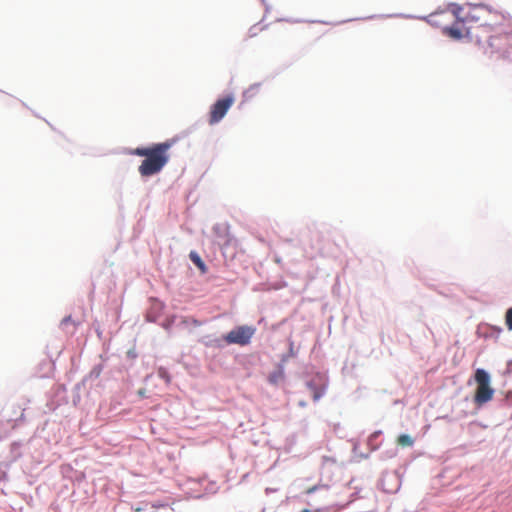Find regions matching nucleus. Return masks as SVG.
Wrapping results in <instances>:
<instances>
[{
	"instance_id": "obj_1",
	"label": "nucleus",
	"mask_w": 512,
	"mask_h": 512,
	"mask_svg": "<svg viewBox=\"0 0 512 512\" xmlns=\"http://www.w3.org/2000/svg\"><path fill=\"white\" fill-rule=\"evenodd\" d=\"M174 142V140H167L148 147L135 148L132 154L145 158L138 167L139 174L142 177H150L160 173L169 162L168 151Z\"/></svg>"
},
{
	"instance_id": "obj_2",
	"label": "nucleus",
	"mask_w": 512,
	"mask_h": 512,
	"mask_svg": "<svg viewBox=\"0 0 512 512\" xmlns=\"http://www.w3.org/2000/svg\"><path fill=\"white\" fill-rule=\"evenodd\" d=\"M460 11V7L453 5L451 8V14L453 15V17H455V21L452 26L443 27L444 34H446L450 38L460 40L462 38L467 37L470 39H476L478 42H481L482 39L479 35V32L484 31L490 33L493 30V27L489 24L467 26L466 20L459 17Z\"/></svg>"
},
{
	"instance_id": "obj_3",
	"label": "nucleus",
	"mask_w": 512,
	"mask_h": 512,
	"mask_svg": "<svg viewBox=\"0 0 512 512\" xmlns=\"http://www.w3.org/2000/svg\"><path fill=\"white\" fill-rule=\"evenodd\" d=\"M474 378L477 383L474 403L482 406L493 399L495 391L490 385V375L484 369H477Z\"/></svg>"
},
{
	"instance_id": "obj_4",
	"label": "nucleus",
	"mask_w": 512,
	"mask_h": 512,
	"mask_svg": "<svg viewBox=\"0 0 512 512\" xmlns=\"http://www.w3.org/2000/svg\"><path fill=\"white\" fill-rule=\"evenodd\" d=\"M235 102V97L231 94L219 98L210 108L208 122L210 125H214L220 122L228 110L232 107Z\"/></svg>"
},
{
	"instance_id": "obj_5",
	"label": "nucleus",
	"mask_w": 512,
	"mask_h": 512,
	"mask_svg": "<svg viewBox=\"0 0 512 512\" xmlns=\"http://www.w3.org/2000/svg\"><path fill=\"white\" fill-rule=\"evenodd\" d=\"M255 328L252 326H238L224 336L227 344H237L245 346L250 343L251 338L255 334Z\"/></svg>"
},
{
	"instance_id": "obj_6",
	"label": "nucleus",
	"mask_w": 512,
	"mask_h": 512,
	"mask_svg": "<svg viewBox=\"0 0 512 512\" xmlns=\"http://www.w3.org/2000/svg\"><path fill=\"white\" fill-rule=\"evenodd\" d=\"M189 258L197 266L202 274L207 273V266L196 251H191L189 253Z\"/></svg>"
},
{
	"instance_id": "obj_7",
	"label": "nucleus",
	"mask_w": 512,
	"mask_h": 512,
	"mask_svg": "<svg viewBox=\"0 0 512 512\" xmlns=\"http://www.w3.org/2000/svg\"><path fill=\"white\" fill-rule=\"evenodd\" d=\"M283 379H284V370L282 367H279L276 371L272 372L268 378L269 382L273 385L278 384Z\"/></svg>"
},
{
	"instance_id": "obj_8",
	"label": "nucleus",
	"mask_w": 512,
	"mask_h": 512,
	"mask_svg": "<svg viewBox=\"0 0 512 512\" xmlns=\"http://www.w3.org/2000/svg\"><path fill=\"white\" fill-rule=\"evenodd\" d=\"M396 442L401 447H411L414 444L413 438L407 434L399 435Z\"/></svg>"
},
{
	"instance_id": "obj_9",
	"label": "nucleus",
	"mask_w": 512,
	"mask_h": 512,
	"mask_svg": "<svg viewBox=\"0 0 512 512\" xmlns=\"http://www.w3.org/2000/svg\"><path fill=\"white\" fill-rule=\"evenodd\" d=\"M505 324L509 330H512V307L506 311Z\"/></svg>"
},
{
	"instance_id": "obj_10",
	"label": "nucleus",
	"mask_w": 512,
	"mask_h": 512,
	"mask_svg": "<svg viewBox=\"0 0 512 512\" xmlns=\"http://www.w3.org/2000/svg\"><path fill=\"white\" fill-rule=\"evenodd\" d=\"M446 15H447L446 12H440V13L431 14L429 17H430V21L432 23L439 24L440 21L438 20V18L446 16Z\"/></svg>"
},
{
	"instance_id": "obj_11",
	"label": "nucleus",
	"mask_w": 512,
	"mask_h": 512,
	"mask_svg": "<svg viewBox=\"0 0 512 512\" xmlns=\"http://www.w3.org/2000/svg\"><path fill=\"white\" fill-rule=\"evenodd\" d=\"M260 88V84H255L249 87V89L246 90L245 95L246 96H252L254 91H257Z\"/></svg>"
},
{
	"instance_id": "obj_12",
	"label": "nucleus",
	"mask_w": 512,
	"mask_h": 512,
	"mask_svg": "<svg viewBox=\"0 0 512 512\" xmlns=\"http://www.w3.org/2000/svg\"><path fill=\"white\" fill-rule=\"evenodd\" d=\"M323 392L322 391H319L317 389H314V393H313V399L315 401H317L321 396H322Z\"/></svg>"
},
{
	"instance_id": "obj_13",
	"label": "nucleus",
	"mask_w": 512,
	"mask_h": 512,
	"mask_svg": "<svg viewBox=\"0 0 512 512\" xmlns=\"http://www.w3.org/2000/svg\"><path fill=\"white\" fill-rule=\"evenodd\" d=\"M317 489H318V486L315 485L313 487L308 488L305 493L309 495V494L314 493Z\"/></svg>"
},
{
	"instance_id": "obj_14",
	"label": "nucleus",
	"mask_w": 512,
	"mask_h": 512,
	"mask_svg": "<svg viewBox=\"0 0 512 512\" xmlns=\"http://www.w3.org/2000/svg\"><path fill=\"white\" fill-rule=\"evenodd\" d=\"M380 432H374L370 437H369V441H372L374 439H376L378 436H379Z\"/></svg>"
},
{
	"instance_id": "obj_15",
	"label": "nucleus",
	"mask_w": 512,
	"mask_h": 512,
	"mask_svg": "<svg viewBox=\"0 0 512 512\" xmlns=\"http://www.w3.org/2000/svg\"><path fill=\"white\" fill-rule=\"evenodd\" d=\"M71 321V316H67L62 320V325H66Z\"/></svg>"
},
{
	"instance_id": "obj_16",
	"label": "nucleus",
	"mask_w": 512,
	"mask_h": 512,
	"mask_svg": "<svg viewBox=\"0 0 512 512\" xmlns=\"http://www.w3.org/2000/svg\"><path fill=\"white\" fill-rule=\"evenodd\" d=\"M256 29H259V28L258 27H253V28L250 29V37H253V36L256 35V33L254 32V30H256Z\"/></svg>"
},
{
	"instance_id": "obj_17",
	"label": "nucleus",
	"mask_w": 512,
	"mask_h": 512,
	"mask_svg": "<svg viewBox=\"0 0 512 512\" xmlns=\"http://www.w3.org/2000/svg\"><path fill=\"white\" fill-rule=\"evenodd\" d=\"M192 323H193L194 325H197V326H199V325H200V322H199L198 320H196V319H193V320H192Z\"/></svg>"
},
{
	"instance_id": "obj_18",
	"label": "nucleus",
	"mask_w": 512,
	"mask_h": 512,
	"mask_svg": "<svg viewBox=\"0 0 512 512\" xmlns=\"http://www.w3.org/2000/svg\"><path fill=\"white\" fill-rule=\"evenodd\" d=\"M301 512H311L309 509L305 508Z\"/></svg>"
}]
</instances>
